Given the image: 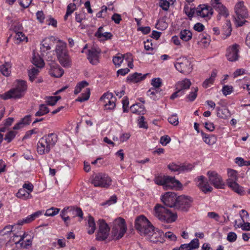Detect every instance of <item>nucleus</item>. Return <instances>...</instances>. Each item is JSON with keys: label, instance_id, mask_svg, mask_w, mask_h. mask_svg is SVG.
<instances>
[{"label": "nucleus", "instance_id": "nucleus-1", "mask_svg": "<svg viewBox=\"0 0 250 250\" xmlns=\"http://www.w3.org/2000/svg\"><path fill=\"white\" fill-rule=\"evenodd\" d=\"M27 89V82L24 80H17L13 88L0 95V98L4 100L19 99L24 96Z\"/></svg>", "mask_w": 250, "mask_h": 250}, {"label": "nucleus", "instance_id": "nucleus-2", "mask_svg": "<svg viewBox=\"0 0 250 250\" xmlns=\"http://www.w3.org/2000/svg\"><path fill=\"white\" fill-rule=\"evenodd\" d=\"M58 140V135L54 133H49L40 138L37 144V152L40 155L48 153Z\"/></svg>", "mask_w": 250, "mask_h": 250}, {"label": "nucleus", "instance_id": "nucleus-3", "mask_svg": "<svg viewBox=\"0 0 250 250\" xmlns=\"http://www.w3.org/2000/svg\"><path fill=\"white\" fill-rule=\"evenodd\" d=\"M154 215L161 222L167 224L175 222L177 218L176 213L172 212L159 204H156L154 208Z\"/></svg>", "mask_w": 250, "mask_h": 250}, {"label": "nucleus", "instance_id": "nucleus-4", "mask_svg": "<svg viewBox=\"0 0 250 250\" xmlns=\"http://www.w3.org/2000/svg\"><path fill=\"white\" fill-rule=\"evenodd\" d=\"M55 50L60 63L63 67H70L71 65V61L66 49V43L59 41L56 45Z\"/></svg>", "mask_w": 250, "mask_h": 250}, {"label": "nucleus", "instance_id": "nucleus-5", "mask_svg": "<svg viewBox=\"0 0 250 250\" xmlns=\"http://www.w3.org/2000/svg\"><path fill=\"white\" fill-rule=\"evenodd\" d=\"M113 224L112 237L113 239L119 240L124 236L127 229L125 220L119 217L114 221Z\"/></svg>", "mask_w": 250, "mask_h": 250}, {"label": "nucleus", "instance_id": "nucleus-6", "mask_svg": "<svg viewBox=\"0 0 250 250\" xmlns=\"http://www.w3.org/2000/svg\"><path fill=\"white\" fill-rule=\"evenodd\" d=\"M236 17H235L236 23L237 26H242L247 22L245 19L248 17V11L244 6L242 1L237 2L234 8Z\"/></svg>", "mask_w": 250, "mask_h": 250}, {"label": "nucleus", "instance_id": "nucleus-7", "mask_svg": "<svg viewBox=\"0 0 250 250\" xmlns=\"http://www.w3.org/2000/svg\"><path fill=\"white\" fill-rule=\"evenodd\" d=\"M174 66L178 71L185 75L189 74L192 70L190 62L184 57L178 59Z\"/></svg>", "mask_w": 250, "mask_h": 250}, {"label": "nucleus", "instance_id": "nucleus-8", "mask_svg": "<svg viewBox=\"0 0 250 250\" xmlns=\"http://www.w3.org/2000/svg\"><path fill=\"white\" fill-rule=\"evenodd\" d=\"M112 180L107 175L102 173L96 174L92 181L95 187L107 188L111 185Z\"/></svg>", "mask_w": 250, "mask_h": 250}, {"label": "nucleus", "instance_id": "nucleus-9", "mask_svg": "<svg viewBox=\"0 0 250 250\" xmlns=\"http://www.w3.org/2000/svg\"><path fill=\"white\" fill-rule=\"evenodd\" d=\"M98 225L99 229L96 235V239L98 241H104L107 238L110 228L103 219L99 220Z\"/></svg>", "mask_w": 250, "mask_h": 250}, {"label": "nucleus", "instance_id": "nucleus-10", "mask_svg": "<svg viewBox=\"0 0 250 250\" xmlns=\"http://www.w3.org/2000/svg\"><path fill=\"white\" fill-rule=\"evenodd\" d=\"M240 46L237 43H234L229 46L226 49V57L228 61L229 62H236L239 58Z\"/></svg>", "mask_w": 250, "mask_h": 250}, {"label": "nucleus", "instance_id": "nucleus-11", "mask_svg": "<svg viewBox=\"0 0 250 250\" xmlns=\"http://www.w3.org/2000/svg\"><path fill=\"white\" fill-rule=\"evenodd\" d=\"M177 197L175 192H167L162 196L161 201L166 206L176 208Z\"/></svg>", "mask_w": 250, "mask_h": 250}, {"label": "nucleus", "instance_id": "nucleus-12", "mask_svg": "<svg viewBox=\"0 0 250 250\" xmlns=\"http://www.w3.org/2000/svg\"><path fill=\"white\" fill-rule=\"evenodd\" d=\"M176 208L184 211H188L193 202L190 197L181 195L178 196Z\"/></svg>", "mask_w": 250, "mask_h": 250}, {"label": "nucleus", "instance_id": "nucleus-13", "mask_svg": "<svg viewBox=\"0 0 250 250\" xmlns=\"http://www.w3.org/2000/svg\"><path fill=\"white\" fill-rule=\"evenodd\" d=\"M208 180L214 187L223 188L224 186L222 177L214 171H208L207 173Z\"/></svg>", "mask_w": 250, "mask_h": 250}, {"label": "nucleus", "instance_id": "nucleus-14", "mask_svg": "<svg viewBox=\"0 0 250 250\" xmlns=\"http://www.w3.org/2000/svg\"><path fill=\"white\" fill-rule=\"evenodd\" d=\"M197 186L205 194L210 192L212 191L213 188L209 185L208 182L206 180L204 176H200L194 179Z\"/></svg>", "mask_w": 250, "mask_h": 250}, {"label": "nucleus", "instance_id": "nucleus-15", "mask_svg": "<svg viewBox=\"0 0 250 250\" xmlns=\"http://www.w3.org/2000/svg\"><path fill=\"white\" fill-rule=\"evenodd\" d=\"M116 98L112 93L107 92L104 93L101 98L100 101H103L104 106L107 109H113L115 106Z\"/></svg>", "mask_w": 250, "mask_h": 250}, {"label": "nucleus", "instance_id": "nucleus-16", "mask_svg": "<svg viewBox=\"0 0 250 250\" xmlns=\"http://www.w3.org/2000/svg\"><path fill=\"white\" fill-rule=\"evenodd\" d=\"M196 13L198 16L201 18L210 19L213 14L212 8L206 4L200 5L196 9Z\"/></svg>", "mask_w": 250, "mask_h": 250}, {"label": "nucleus", "instance_id": "nucleus-17", "mask_svg": "<svg viewBox=\"0 0 250 250\" xmlns=\"http://www.w3.org/2000/svg\"><path fill=\"white\" fill-rule=\"evenodd\" d=\"M101 50L99 48H92L88 50L87 59L92 65H97L99 62V56Z\"/></svg>", "mask_w": 250, "mask_h": 250}, {"label": "nucleus", "instance_id": "nucleus-18", "mask_svg": "<svg viewBox=\"0 0 250 250\" xmlns=\"http://www.w3.org/2000/svg\"><path fill=\"white\" fill-rule=\"evenodd\" d=\"M49 73L50 75L56 78L61 77L64 73V70L55 62L49 63Z\"/></svg>", "mask_w": 250, "mask_h": 250}, {"label": "nucleus", "instance_id": "nucleus-19", "mask_svg": "<svg viewBox=\"0 0 250 250\" xmlns=\"http://www.w3.org/2000/svg\"><path fill=\"white\" fill-rule=\"evenodd\" d=\"M182 186L181 183L175 177L167 176L164 188L166 190L173 189L181 188Z\"/></svg>", "mask_w": 250, "mask_h": 250}, {"label": "nucleus", "instance_id": "nucleus-20", "mask_svg": "<svg viewBox=\"0 0 250 250\" xmlns=\"http://www.w3.org/2000/svg\"><path fill=\"white\" fill-rule=\"evenodd\" d=\"M150 223L146 217L143 215H140L135 219V227L140 232L146 227L148 226Z\"/></svg>", "mask_w": 250, "mask_h": 250}, {"label": "nucleus", "instance_id": "nucleus-21", "mask_svg": "<svg viewBox=\"0 0 250 250\" xmlns=\"http://www.w3.org/2000/svg\"><path fill=\"white\" fill-rule=\"evenodd\" d=\"M42 214V210H38L32 214L28 215L25 218L20 220L18 221L17 224L20 226H22L24 224H28L33 221L36 218L39 217Z\"/></svg>", "mask_w": 250, "mask_h": 250}, {"label": "nucleus", "instance_id": "nucleus-22", "mask_svg": "<svg viewBox=\"0 0 250 250\" xmlns=\"http://www.w3.org/2000/svg\"><path fill=\"white\" fill-rule=\"evenodd\" d=\"M147 74H145L144 75H142V73H139L135 72L132 74H129L127 78L126 82H131V83H138L143 80H144L146 78Z\"/></svg>", "mask_w": 250, "mask_h": 250}, {"label": "nucleus", "instance_id": "nucleus-23", "mask_svg": "<svg viewBox=\"0 0 250 250\" xmlns=\"http://www.w3.org/2000/svg\"><path fill=\"white\" fill-rule=\"evenodd\" d=\"M201 134L202 139L206 144L208 145H212L216 143L217 138L215 135L212 134H208L204 132L203 131H201Z\"/></svg>", "mask_w": 250, "mask_h": 250}, {"label": "nucleus", "instance_id": "nucleus-24", "mask_svg": "<svg viewBox=\"0 0 250 250\" xmlns=\"http://www.w3.org/2000/svg\"><path fill=\"white\" fill-rule=\"evenodd\" d=\"M191 84V82L189 79H185L181 81L178 82L176 83L175 85L176 89H179L185 93V90L188 89Z\"/></svg>", "mask_w": 250, "mask_h": 250}, {"label": "nucleus", "instance_id": "nucleus-25", "mask_svg": "<svg viewBox=\"0 0 250 250\" xmlns=\"http://www.w3.org/2000/svg\"><path fill=\"white\" fill-rule=\"evenodd\" d=\"M31 115H26L23 118H22L20 122L17 123L14 126L13 129L16 130L22 128L25 125H29L31 123Z\"/></svg>", "mask_w": 250, "mask_h": 250}, {"label": "nucleus", "instance_id": "nucleus-26", "mask_svg": "<svg viewBox=\"0 0 250 250\" xmlns=\"http://www.w3.org/2000/svg\"><path fill=\"white\" fill-rule=\"evenodd\" d=\"M130 110L132 113L138 115L144 114L145 112L144 105L140 103L132 105L130 107Z\"/></svg>", "mask_w": 250, "mask_h": 250}, {"label": "nucleus", "instance_id": "nucleus-27", "mask_svg": "<svg viewBox=\"0 0 250 250\" xmlns=\"http://www.w3.org/2000/svg\"><path fill=\"white\" fill-rule=\"evenodd\" d=\"M26 235L25 233H24L22 235L20 236V239L18 241H14L15 243L16 244H20L21 247L25 249H28L29 247L31 246L32 241L31 239H29L23 241Z\"/></svg>", "mask_w": 250, "mask_h": 250}, {"label": "nucleus", "instance_id": "nucleus-28", "mask_svg": "<svg viewBox=\"0 0 250 250\" xmlns=\"http://www.w3.org/2000/svg\"><path fill=\"white\" fill-rule=\"evenodd\" d=\"M217 116L222 119H227L230 116V113L229 110L225 107L216 108Z\"/></svg>", "mask_w": 250, "mask_h": 250}, {"label": "nucleus", "instance_id": "nucleus-29", "mask_svg": "<svg viewBox=\"0 0 250 250\" xmlns=\"http://www.w3.org/2000/svg\"><path fill=\"white\" fill-rule=\"evenodd\" d=\"M50 40L49 39H45L41 43V51L42 55L44 56L47 53V51L51 49L50 46Z\"/></svg>", "mask_w": 250, "mask_h": 250}, {"label": "nucleus", "instance_id": "nucleus-30", "mask_svg": "<svg viewBox=\"0 0 250 250\" xmlns=\"http://www.w3.org/2000/svg\"><path fill=\"white\" fill-rule=\"evenodd\" d=\"M16 196L18 198H21L24 200L32 198V195L23 188L19 189L18 192L16 193Z\"/></svg>", "mask_w": 250, "mask_h": 250}, {"label": "nucleus", "instance_id": "nucleus-31", "mask_svg": "<svg viewBox=\"0 0 250 250\" xmlns=\"http://www.w3.org/2000/svg\"><path fill=\"white\" fill-rule=\"evenodd\" d=\"M227 185L233 190L235 192L241 194L243 192V188L241 187L236 182H227Z\"/></svg>", "mask_w": 250, "mask_h": 250}, {"label": "nucleus", "instance_id": "nucleus-32", "mask_svg": "<svg viewBox=\"0 0 250 250\" xmlns=\"http://www.w3.org/2000/svg\"><path fill=\"white\" fill-rule=\"evenodd\" d=\"M96 229V225L94 218L91 216H89L88 219V228L87 233L89 234H93Z\"/></svg>", "mask_w": 250, "mask_h": 250}, {"label": "nucleus", "instance_id": "nucleus-33", "mask_svg": "<svg viewBox=\"0 0 250 250\" xmlns=\"http://www.w3.org/2000/svg\"><path fill=\"white\" fill-rule=\"evenodd\" d=\"M192 34L190 30L184 29L181 31L180 33V39L185 42H188L192 38Z\"/></svg>", "mask_w": 250, "mask_h": 250}, {"label": "nucleus", "instance_id": "nucleus-34", "mask_svg": "<svg viewBox=\"0 0 250 250\" xmlns=\"http://www.w3.org/2000/svg\"><path fill=\"white\" fill-rule=\"evenodd\" d=\"M11 65L9 62H5L0 66V72L5 76H8L10 74Z\"/></svg>", "mask_w": 250, "mask_h": 250}, {"label": "nucleus", "instance_id": "nucleus-35", "mask_svg": "<svg viewBox=\"0 0 250 250\" xmlns=\"http://www.w3.org/2000/svg\"><path fill=\"white\" fill-rule=\"evenodd\" d=\"M61 99V96H48L45 98L46 105L53 106Z\"/></svg>", "mask_w": 250, "mask_h": 250}, {"label": "nucleus", "instance_id": "nucleus-36", "mask_svg": "<svg viewBox=\"0 0 250 250\" xmlns=\"http://www.w3.org/2000/svg\"><path fill=\"white\" fill-rule=\"evenodd\" d=\"M76 9L77 7L75 3H69L67 6L66 12L64 16V20L66 21L68 17L71 15Z\"/></svg>", "mask_w": 250, "mask_h": 250}, {"label": "nucleus", "instance_id": "nucleus-37", "mask_svg": "<svg viewBox=\"0 0 250 250\" xmlns=\"http://www.w3.org/2000/svg\"><path fill=\"white\" fill-rule=\"evenodd\" d=\"M49 112V108L45 104H41L39 105V110L35 113L36 116H43Z\"/></svg>", "mask_w": 250, "mask_h": 250}, {"label": "nucleus", "instance_id": "nucleus-38", "mask_svg": "<svg viewBox=\"0 0 250 250\" xmlns=\"http://www.w3.org/2000/svg\"><path fill=\"white\" fill-rule=\"evenodd\" d=\"M216 7H217V8H213V9L218 12L220 16H224L225 17H228L229 15L228 11L226 7L223 4L218 5Z\"/></svg>", "mask_w": 250, "mask_h": 250}, {"label": "nucleus", "instance_id": "nucleus-39", "mask_svg": "<svg viewBox=\"0 0 250 250\" xmlns=\"http://www.w3.org/2000/svg\"><path fill=\"white\" fill-rule=\"evenodd\" d=\"M154 232V227L153 225L150 223L148 226L146 227L143 229H142L140 233L141 235H146L148 236H149L150 234H151Z\"/></svg>", "mask_w": 250, "mask_h": 250}, {"label": "nucleus", "instance_id": "nucleus-40", "mask_svg": "<svg viewBox=\"0 0 250 250\" xmlns=\"http://www.w3.org/2000/svg\"><path fill=\"white\" fill-rule=\"evenodd\" d=\"M234 224L235 226H236V228H241L243 230H250V223H249L247 221L245 222H238V220H236L234 221Z\"/></svg>", "mask_w": 250, "mask_h": 250}, {"label": "nucleus", "instance_id": "nucleus-41", "mask_svg": "<svg viewBox=\"0 0 250 250\" xmlns=\"http://www.w3.org/2000/svg\"><path fill=\"white\" fill-rule=\"evenodd\" d=\"M228 174L229 178L227 182H229V181L230 182L237 181L238 179V173L236 170L231 169H228Z\"/></svg>", "mask_w": 250, "mask_h": 250}, {"label": "nucleus", "instance_id": "nucleus-42", "mask_svg": "<svg viewBox=\"0 0 250 250\" xmlns=\"http://www.w3.org/2000/svg\"><path fill=\"white\" fill-rule=\"evenodd\" d=\"M126 54H124V55L122 54H118L116 56L113 57L112 61L114 64L116 66H120Z\"/></svg>", "mask_w": 250, "mask_h": 250}, {"label": "nucleus", "instance_id": "nucleus-43", "mask_svg": "<svg viewBox=\"0 0 250 250\" xmlns=\"http://www.w3.org/2000/svg\"><path fill=\"white\" fill-rule=\"evenodd\" d=\"M167 176H158L154 179L155 183L158 185L163 186L165 188Z\"/></svg>", "mask_w": 250, "mask_h": 250}, {"label": "nucleus", "instance_id": "nucleus-44", "mask_svg": "<svg viewBox=\"0 0 250 250\" xmlns=\"http://www.w3.org/2000/svg\"><path fill=\"white\" fill-rule=\"evenodd\" d=\"M14 38L17 43H19L24 41H25L26 42H27L28 41L27 37L25 35L23 32H21V34H15Z\"/></svg>", "mask_w": 250, "mask_h": 250}, {"label": "nucleus", "instance_id": "nucleus-45", "mask_svg": "<svg viewBox=\"0 0 250 250\" xmlns=\"http://www.w3.org/2000/svg\"><path fill=\"white\" fill-rule=\"evenodd\" d=\"M32 63L39 68H42L44 65L43 60L40 57H36L35 56L33 58Z\"/></svg>", "mask_w": 250, "mask_h": 250}, {"label": "nucleus", "instance_id": "nucleus-46", "mask_svg": "<svg viewBox=\"0 0 250 250\" xmlns=\"http://www.w3.org/2000/svg\"><path fill=\"white\" fill-rule=\"evenodd\" d=\"M39 70L38 69L33 67L30 70H28V76L29 80L31 82H33L37 76L38 75Z\"/></svg>", "mask_w": 250, "mask_h": 250}, {"label": "nucleus", "instance_id": "nucleus-47", "mask_svg": "<svg viewBox=\"0 0 250 250\" xmlns=\"http://www.w3.org/2000/svg\"><path fill=\"white\" fill-rule=\"evenodd\" d=\"M90 90L89 88H87L86 91L84 93H83L80 97H79L76 101L80 102H83L87 101L90 96Z\"/></svg>", "mask_w": 250, "mask_h": 250}, {"label": "nucleus", "instance_id": "nucleus-48", "mask_svg": "<svg viewBox=\"0 0 250 250\" xmlns=\"http://www.w3.org/2000/svg\"><path fill=\"white\" fill-rule=\"evenodd\" d=\"M148 239L150 242H152L154 243H156L159 241H160L161 237H160V233L153 232L151 234L148 236Z\"/></svg>", "mask_w": 250, "mask_h": 250}, {"label": "nucleus", "instance_id": "nucleus-49", "mask_svg": "<svg viewBox=\"0 0 250 250\" xmlns=\"http://www.w3.org/2000/svg\"><path fill=\"white\" fill-rule=\"evenodd\" d=\"M71 211L75 216L79 217L81 220L83 219V212L80 208L71 207Z\"/></svg>", "mask_w": 250, "mask_h": 250}, {"label": "nucleus", "instance_id": "nucleus-50", "mask_svg": "<svg viewBox=\"0 0 250 250\" xmlns=\"http://www.w3.org/2000/svg\"><path fill=\"white\" fill-rule=\"evenodd\" d=\"M59 208L52 207L49 209H47L46 210L44 215L46 216H53L59 213Z\"/></svg>", "mask_w": 250, "mask_h": 250}, {"label": "nucleus", "instance_id": "nucleus-51", "mask_svg": "<svg viewBox=\"0 0 250 250\" xmlns=\"http://www.w3.org/2000/svg\"><path fill=\"white\" fill-rule=\"evenodd\" d=\"M239 215L241 217V220H238V222H247L248 220L249 214L248 212L245 209L241 210L239 212Z\"/></svg>", "mask_w": 250, "mask_h": 250}, {"label": "nucleus", "instance_id": "nucleus-52", "mask_svg": "<svg viewBox=\"0 0 250 250\" xmlns=\"http://www.w3.org/2000/svg\"><path fill=\"white\" fill-rule=\"evenodd\" d=\"M167 167L171 171L180 173V164L172 162L167 166Z\"/></svg>", "mask_w": 250, "mask_h": 250}, {"label": "nucleus", "instance_id": "nucleus-53", "mask_svg": "<svg viewBox=\"0 0 250 250\" xmlns=\"http://www.w3.org/2000/svg\"><path fill=\"white\" fill-rule=\"evenodd\" d=\"M239 81L241 87L243 89L247 88L248 90H250V79L249 77H245L243 80H240Z\"/></svg>", "mask_w": 250, "mask_h": 250}, {"label": "nucleus", "instance_id": "nucleus-54", "mask_svg": "<svg viewBox=\"0 0 250 250\" xmlns=\"http://www.w3.org/2000/svg\"><path fill=\"white\" fill-rule=\"evenodd\" d=\"M235 162L239 166H250V161H245L241 157H237L235 159Z\"/></svg>", "mask_w": 250, "mask_h": 250}, {"label": "nucleus", "instance_id": "nucleus-55", "mask_svg": "<svg viewBox=\"0 0 250 250\" xmlns=\"http://www.w3.org/2000/svg\"><path fill=\"white\" fill-rule=\"evenodd\" d=\"M167 120L170 124L174 126L178 125L179 123L178 117L177 114H172L168 118Z\"/></svg>", "mask_w": 250, "mask_h": 250}, {"label": "nucleus", "instance_id": "nucleus-56", "mask_svg": "<svg viewBox=\"0 0 250 250\" xmlns=\"http://www.w3.org/2000/svg\"><path fill=\"white\" fill-rule=\"evenodd\" d=\"M193 168V166L190 164H180V173L184 172H188L191 170Z\"/></svg>", "mask_w": 250, "mask_h": 250}, {"label": "nucleus", "instance_id": "nucleus-57", "mask_svg": "<svg viewBox=\"0 0 250 250\" xmlns=\"http://www.w3.org/2000/svg\"><path fill=\"white\" fill-rule=\"evenodd\" d=\"M113 35L110 32H104L102 34L101 33L99 34V36L97 37L100 40H108L111 39Z\"/></svg>", "mask_w": 250, "mask_h": 250}, {"label": "nucleus", "instance_id": "nucleus-58", "mask_svg": "<svg viewBox=\"0 0 250 250\" xmlns=\"http://www.w3.org/2000/svg\"><path fill=\"white\" fill-rule=\"evenodd\" d=\"M23 30V27L21 23L16 22L13 24V31L15 34H21Z\"/></svg>", "mask_w": 250, "mask_h": 250}, {"label": "nucleus", "instance_id": "nucleus-59", "mask_svg": "<svg viewBox=\"0 0 250 250\" xmlns=\"http://www.w3.org/2000/svg\"><path fill=\"white\" fill-rule=\"evenodd\" d=\"M16 135V131L11 130L6 133L4 140L6 141L7 143H10L15 138Z\"/></svg>", "mask_w": 250, "mask_h": 250}, {"label": "nucleus", "instance_id": "nucleus-60", "mask_svg": "<svg viewBox=\"0 0 250 250\" xmlns=\"http://www.w3.org/2000/svg\"><path fill=\"white\" fill-rule=\"evenodd\" d=\"M188 244L191 250L198 249L199 247V240L197 238H194Z\"/></svg>", "mask_w": 250, "mask_h": 250}, {"label": "nucleus", "instance_id": "nucleus-61", "mask_svg": "<svg viewBox=\"0 0 250 250\" xmlns=\"http://www.w3.org/2000/svg\"><path fill=\"white\" fill-rule=\"evenodd\" d=\"M151 84L155 88H159L162 84V80L160 78H153L151 81Z\"/></svg>", "mask_w": 250, "mask_h": 250}, {"label": "nucleus", "instance_id": "nucleus-62", "mask_svg": "<svg viewBox=\"0 0 250 250\" xmlns=\"http://www.w3.org/2000/svg\"><path fill=\"white\" fill-rule=\"evenodd\" d=\"M198 88L196 87L193 91L191 92L187 97L189 101L192 102L196 98Z\"/></svg>", "mask_w": 250, "mask_h": 250}, {"label": "nucleus", "instance_id": "nucleus-63", "mask_svg": "<svg viewBox=\"0 0 250 250\" xmlns=\"http://www.w3.org/2000/svg\"><path fill=\"white\" fill-rule=\"evenodd\" d=\"M32 1L33 0H18L20 5L24 9L28 8Z\"/></svg>", "mask_w": 250, "mask_h": 250}, {"label": "nucleus", "instance_id": "nucleus-64", "mask_svg": "<svg viewBox=\"0 0 250 250\" xmlns=\"http://www.w3.org/2000/svg\"><path fill=\"white\" fill-rule=\"evenodd\" d=\"M159 6L164 11H167L169 7V2L167 0H160Z\"/></svg>", "mask_w": 250, "mask_h": 250}]
</instances>
